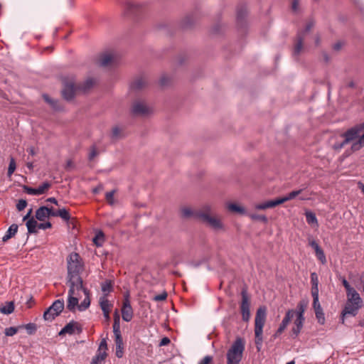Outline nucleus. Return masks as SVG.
I'll return each mask as SVG.
<instances>
[{"label": "nucleus", "mask_w": 364, "mask_h": 364, "mask_svg": "<svg viewBox=\"0 0 364 364\" xmlns=\"http://www.w3.org/2000/svg\"><path fill=\"white\" fill-rule=\"evenodd\" d=\"M27 205V202L26 200H23V199H21V200H19L17 205H16V208L21 211L22 210H23Z\"/></svg>", "instance_id": "5fc2aeb1"}, {"label": "nucleus", "mask_w": 364, "mask_h": 364, "mask_svg": "<svg viewBox=\"0 0 364 364\" xmlns=\"http://www.w3.org/2000/svg\"><path fill=\"white\" fill-rule=\"evenodd\" d=\"M43 98L50 106V107L53 109L55 111H59L62 109V107L60 106L58 100L50 98L46 94L43 95Z\"/></svg>", "instance_id": "bb28decb"}, {"label": "nucleus", "mask_w": 364, "mask_h": 364, "mask_svg": "<svg viewBox=\"0 0 364 364\" xmlns=\"http://www.w3.org/2000/svg\"><path fill=\"white\" fill-rule=\"evenodd\" d=\"M82 331V328L80 324L75 321H72L67 323L59 332L60 336L65 334L73 335L74 333L80 334Z\"/></svg>", "instance_id": "dca6fc26"}, {"label": "nucleus", "mask_w": 364, "mask_h": 364, "mask_svg": "<svg viewBox=\"0 0 364 364\" xmlns=\"http://www.w3.org/2000/svg\"><path fill=\"white\" fill-rule=\"evenodd\" d=\"M103 316L107 322H109L110 320V311H102Z\"/></svg>", "instance_id": "338daca9"}, {"label": "nucleus", "mask_w": 364, "mask_h": 364, "mask_svg": "<svg viewBox=\"0 0 364 364\" xmlns=\"http://www.w3.org/2000/svg\"><path fill=\"white\" fill-rule=\"evenodd\" d=\"M18 328L26 329L27 333L29 335L34 334L37 330L36 324H35L33 323H29L26 325L18 326Z\"/></svg>", "instance_id": "e433bc0d"}, {"label": "nucleus", "mask_w": 364, "mask_h": 364, "mask_svg": "<svg viewBox=\"0 0 364 364\" xmlns=\"http://www.w3.org/2000/svg\"><path fill=\"white\" fill-rule=\"evenodd\" d=\"M178 214L180 218L185 220H198V209L188 204L180 205Z\"/></svg>", "instance_id": "9b49d317"}, {"label": "nucleus", "mask_w": 364, "mask_h": 364, "mask_svg": "<svg viewBox=\"0 0 364 364\" xmlns=\"http://www.w3.org/2000/svg\"><path fill=\"white\" fill-rule=\"evenodd\" d=\"M308 244L314 250L315 255L317 259L323 264L326 263V255L323 252V250L318 245V242L311 237L308 238Z\"/></svg>", "instance_id": "f3484780"}, {"label": "nucleus", "mask_w": 364, "mask_h": 364, "mask_svg": "<svg viewBox=\"0 0 364 364\" xmlns=\"http://www.w3.org/2000/svg\"><path fill=\"white\" fill-rule=\"evenodd\" d=\"M113 285H114V283L110 279H107L103 283H102L101 288H102V291L103 292L102 296H106V298H107V296L109 295V294L111 293L112 291H113V289H114Z\"/></svg>", "instance_id": "a878e982"}, {"label": "nucleus", "mask_w": 364, "mask_h": 364, "mask_svg": "<svg viewBox=\"0 0 364 364\" xmlns=\"http://www.w3.org/2000/svg\"><path fill=\"white\" fill-rule=\"evenodd\" d=\"M73 166H74V165H73V162L72 161V160H68L65 168L67 170H70V169L73 168Z\"/></svg>", "instance_id": "774afa93"}, {"label": "nucleus", "mask_w": 364, "mask_h": 364, "mask_svg": "<svg viewBox=\"0 0 364 364\" xmlns=\"http://www.w3.org/2000/svg\"><path fill=\"white\" fill-rule=\"evenodd\" d=\"M117 55L113 51H107L102 53L97 60V63L100 66L108 67L117 62Z\"/></svg>", "instance_id": "4468645a"}, {"label": "nucleus", "mask_w": 364, "mask_h": 364, "mask_svg": "<svg viewBox=\"0 0 364 364\" xmlns=\"http://www.w3.org/2000/svg\"><path fill=\"white\" fill-rule=\"evenodd\" d=\"M224 208L228 213L240 215L247 214L246 208L242 204L237 202L226 201L224 204Z\"/></svg>", "instance_id": "2eb2a0df"}, {"label": "nucleus", "mask_w": 364, "mask_h": 364, "mask_svg": "<svg viewBox=\"0 0 364 364\" xmlns=\"http://www.w3.org/2000/svg\"><path fill=\"white\" fill-rule=\"evenodd\" d=\"M130 111L133 116L139 117H146L153 113L152 107L141 99H136L132 102Z\"/></svg>", "instance_id": "6e6552de"}, {"label": "nucleus", "mask_w": 364, "mask_h": 364, "mask_svg": "<svg viewBox=\"0 0 364 364\" xmlns=\"http://www.w3.org/2000/svg\"><path fill=\"white\" fill-rule=\"evenodd\" d=\"M121 311L122 319L124 321L129 322L132 319L134 312L130 304L129 292L126 293L124 295V299L122 301V307Z\"/></svg>", "instance_id": "ddd939ff"}, {"label": "nucleus", "mask_w": 364, "mask_h": 364, "mask_svg": "<svg viewBox=\"0 0 364 364\" xmlns=\"http://www.w3.org/2000/svg\"><path fill=\"white\" fill-rule=\"evenodd\" d=\"M113 318V331H120V316L117 309L114 312Z\"/></svg>", "instance_id": "72a5a7b5"}, {"label": "nucleus", "mask_w": 364, "mask_h": 364, "mask_svg": "<svg viewBox=\"0 0 364 364\" xmlns=\"http://www.w3.org/2000/svg\"><path fill=\"white\" fill-rule=\"evenodd\" d=\"M167 298V293L163 292L162 294H158L154 296V300L156 301H161L166 300Z\"/></svg>", "instance_id": "4d7b16f0"}, {"label": "nucleus", "mask_w": 364, "mask_h": 364, "mask_svg": "<svg viewBox=\"0 0 364 364\" xmlns=\"http://www.w3.org/2000/svg\"><path fill=\"white\" fill-rule=\"evenodd\" d=\"M344 143H349L356 139L358 140L352 144L351 149L358 151L364 146V124L357 125L348 130L343 135Z\"/></svg>", "instance_id": "423d86ee"}, {"label": "nucleus", "mask_w": 364, "mask_h": 364, "mask_svg": "<svg viewBox=\"0 0 364 364\" xmlns=\"http://www.w3.org/2000/svg\"><path fill=\"white\" fill-rule=\"evenodd\" d=\"M280 205L278 198L274 200L264 201L255 205V208L257 210H266L268 208H272Z\"/></svg>", "instance_id": "5701e85b"}, {"label": "nucleus", "mask_w": 364, "mask_h": 364, "mask_svg": "<svg viewBox=\"0 0 364 364\" xmlns=\"http://www.w3.org/2000/svg\"><path fill=\"white\" fill-rule=\"evenodd\" d=\"M23 189L25 192L30 195H38V191L36 188H30L27 186H23Z\"/></svg>", "instance_id": "864d4df0"}, {"label": "nucleus", "mask_w": 364, "mask_h": 364, "mask_svg": "<svg viewBox=\"0 0 364 364\" xmlns=\"http://www.w3.org/2000/svg\"><path fill=\"white\" fill-rule=\"evenodd\" d=\"M170 342L171 341L168 337H164L159 343V346H167L170 343Z\"/></svg>", "instance_id": "e2e57ef3"}, {"label": "nucleus", "mask_w": 364, "mask_h": 364, "mask_svg": "<svg viewBox=\"0 0 364 364\" xmlns=\"http://www.w3.org/2000/svg\"><path fill=\"white\" fill-rule=\"evenodd\" d=\"M346 296L347 301L342 314L343 316L348 314L355 316L362 307L363 300L354 288L346 292Z\"/></svg>", "instance_id": "39448f33"}, {"label": "nucleus", "mask_w": 364, "mask_h": 364, "mask_svg": "<svg viewBox=\"0 0 364 364\" xmlns=\"http://www.w3.org/2000/svg\"><path fill=\"white\" fill-rule=\"evenodd\" d=\"M149 84L146 77L139 76L136 77L131 83L130 88L134 91H140L145 89Z\"/></svg>", "instance_id": "6ab92c4d"}, {"label": "nucleus", "mask_w": 364, "mask_h": 364, "mask_svg": "<svg viewBox=\"0 0 364 364\" xmlns=\"http://www.w3.org/2000/svg\"><path fill=\"white\" fill-rule=\"evenodd\" d=\"M114 193H115V191L113 190L112 191L106 193V194H105L106 200L110 205H114L117 203V201L114 197Z\"/></svg>", "instance_id": "ea45409f"}, {"label": "nucleus", "mask_w": 364, "mask_h": 364, "mask_svg": "<svg viewBox=\"0 0 364 364\" xmlns=\"http://www.w3.org/2000/svg\"><path fill=\"white\" fill-rule=\"evenodd\" d=\"M64 309V301L58 299L55 301L53 304L46 310L43 314V318L46 321H52L56 316H58Z\"/></svg>", "instance_id": "9d476101"}, {"label": "nucleus", "mask_w": 364, "mask_h": 364, "mask_svg": "<svg viewBox=\"0 0 364 364\" xmlns=\"http://www.w3.org/2000/svg\"><path fill=\"white\" fill-rule=\"evenodd\" d=\"M302 192V190L300 189V190H296V191H293L291 192H290L289 193H288L287 196H283V197H281V198H278V200L279 202V204H282L288 200H291L294 198H295L296 196H298Z\"/></svg>", "instance_id": "cd10ccee"}, {"label": "nucleus", "mask_w": 364, "mask_h": 364, "mask_svg": "<svg viewBox=\"0 0 364 364\" xmlns=\"http://www.w3.org/2000/svg\"><path fill=\"white\" fill-rule=\"evenodd\" d=\"M52 211L53 208L42 206L36 210V219L41 222H46L50 216H52Z\"/></svg>", "instance_id": "aec40b11"}, {"label": "nucleus", "mask_w": 364, "mask_h": 364, "mask_svg": "<svg viewBox=\"0 0 364 364\" xmlns=\"http://www.w3.org/2000/svg\"><path fill=\"white\" fill-rule=\"evenodd\" d=\"M242 301L240 309L242 318L244 321H248L250 318V299L246 289H242L241 291Z\"/></svg>", "instance_id": "f8f14e48"}, {"label": "nucleus", "mask_w": 364, "mask_h": 364, "mask_svg": "<svg viewBox=\"0 0 364 364\" xmlns=\"http://www.w3.org/2000/svg\"><path fill=\"white\" fill-rule=\"evenodd\" d=\"M83 287L82 288H78L76 284H70V289L68 291V299L67 304V309L69 311L74 312L76 306L78 307V296H80V291H81Z\"/></svg>", "instance_id": "1a4fd4ad"}, {"label": "nucleus", "mask_w": 364, "mask_h": 364, "mask_svg": "<svg viewBox=\"0 0 364 364\" xmlns=\"http://www.w3.org/2000/svg\"><path fill=\"white\" fill-rule=\"evenodd\" d=\"M306 218L308 223L310 225L314 226V225H318L316 215L314 213H312L311 211H306Z\"/></svg>", "instance_id": "58836bf2"}, {"label": "nucleus", "mask_w": 364, "mask_h": 364, "mask_svg": "<svg viewBox=\"0 0 364 364\" xmlns=\"http://www.w3.org/2000/svg\"><path fill=\"white\" fill-rule=\"evenodd\" d=\"M78 92H80V90L77 85H75L73 83H68L65 86L63 90V95L65 100H70Z\"/></svg>", "instance_id": "412c9836"}, {"label": "nucleus", "mask_w": 364, "mask_h": 364, "mask_svg": "<svg viewBox=\"0 0 364 364\" xmlns=\"http://www.w3.org/2000/svg\"><path fill=\"white\" fill-rule=\"evenodd\" d=\"M18 229H8L6 234L3 237V241L6 242L11 237L14 236L17 232Z\"/></svg>", "instance_id": "09e8293b"}, {"label": "nucleus", "mask_w": 364, "mask_h": 364, "mask_svg": "<svg viewBox=\"0 0 364 364\" xmlns=\"http://www.w3.org/2000/svg\"><path fill=\"white\" fill-rule=\"evenodd\" d=\"M213 361V357L210 355L205 356L199 363V364H210Z\"/></svg>", "instance_id": "bf43d9fd"}, {"label": "nucleus", "mask_w": 364, "mask_h": 364, "mask_svg": "<svg viewBox=\"0 0 364 364\" xmlns=\"http://www.w3.org/2000/svg\"><path fill=\"white\" fill-rule=\"evenodd\" d=\"M21 328L18 327H9L5 329L4 333L6 336H13L15 335Z\"/></svg>", "instance_id": "49530a36"}, {"label": "nucleus", "mask_w": 364, "mask_h": 364, "mask_svg": "<svg viewBox=\"0 0 364 364\" xmlns=\"http://www.w3.org/2000/svg\"><path fill=\"white\" fill-rule=\"evenodd\" d=\"M107 356V353H101L97 351L96 355L92 358L90 364H102V363L105 360Z\"/></svg>", "instance_id": "473e14b6"}, {"label": "nucleus", "mask_w": 364, "mask_h": 364, "mask_svg": "<svg viewBox=\"0 0 364 364\" xmlns=\"http://www.w3.org/2000/svg\"><path fill=\"white\" fill-rule=\"evenodd\" d=\"M32 213V209H30L28 213L23 218V220H26V228H51V223L46 222L45 223L38 224L37 220L33 218H30Z\"/></svg>", "instance_id": "a211bd4d"}, {"label": "nucleus", "mask_w": 364, "mask_h": 364, "mask_svg": "<svg viewBox=\"0 0 364 364\" xmlns=\"http://www.w3.org/2000/svg\"><path fill=\"white\" fill-rule=\"evenodd\" d=\"M68 278L69 284H76L78 288L82 287V279L80 273L82 272L84 264L78 253L72 252L67 258Z\"/></svg>", "instance_id": "f257e3e1"}, {"label": "nucleus", "mask_w": 364, "mask_h": 364, "mask_svg": "<svg viewBox=\"0 0 364 364\" xmlns=\"http://www.w3.org/2000/svg\"><path fill=\"white\" fill-rule=\"evenodd\" d=\"M95 83V80L93 78H88L82 84L77 85V86L80 92H86L93 87Z\"/></svg>", "instance_id": "c756f323"}, {"label": "nucleus", "mask_w": 364, "mask_h": 364, "mask_svg": "<svg viewBox=\"0 0 364 364\" xmlns=\"http://www.w3.org/2000/svg\"><path fill=\"white\" fill-rule=\"evenodd\" d=\"M198 218L213 228H222L223 226V217L213 211V205L210 203L203 204L198 209Z\"/></svg>", "instance_id": "f03ea898"}, {"label": "nucleus", "mask_w": 364, "mask_h": 364, "mask_svg": "<svg viewBox=\"0 0 364 364\" xmlns=\"http://www.w3.org/2000/svg\"><path fill=\"white\" fill-rule=\"evenodd\" d=\"M311 283H312L311 292L314 291L315 288L316 290H318V277H317V274L315 272H313L311 274Z\"/></svg>", "instance_id": "37998d69"}, {"label": "nucleus", "mask_w": 364, "mask_h": 364, "mask_svg": "<svg viewBox=\"0 0 364 364\" xmlns=\"http://www.w3.org/2000/svg\"><path fill=\"white\" fill-rule=\"evenodd\" d=\"M171 80V79L169 76L164 75L160 77L159 83L161 86H166L169 85Z\"/></svg>", "instance_id": "8fccbe9b"}, {"label": "nucleus", "mask_w": 364, "mask_h": 364, "mask_svg": "<svg viewBox=\"0 0 364 364\" xmlns=\"http://www.w3.org/2000/svg\"><path fill=\"white\" fill-rule=\"evenodd\" d=\"M250 217L253 220L260 221L262 225L267 224V218L263 215L251 214Z\"/></svg>", "instance_id": "a19ab883"}, {"label": "nucleus", "mask_w": 364, "mask_h": 364, "mask_svg": "<svg viewBox=\"0 0 364 364\" xmlns=\"http://www.w3.org/2000/svg\"><path fill=\"white\" fill-rule=\"evenodd\" d=\"M14 311V302H7L5 306L0 307V311L4 314H9Z\"/></svg>", "instance_id": "c9c22d12"}, {"label": "nucleus", "mask_w": 364, "mask_h": 364, "mask_svg": "<svg viewBox=\"0 0 364 364\" xmlns=\"http://www.w3.org/2000/svg\"><path fill=\"white\" fill-rule=\"evenodd\" d=\"M83 291L85 297L84 300L81 302V304L78 306V309L80 311H84L87 309L90 305V291L83 287V289L81 290Z\"/></svg>", "instance_id": "393cba45"}, {"label": "nucleus", "mask_w": 364, "mask_h": 364, "mask_svg": "<svg viewBox=\"0 0 364 364\" xmlns=\"http://www.w3.org/2000/svg\"><path fill=\"white\" fill-rule=\"evenodd\" d=\"M100 306L102 311H111L113 304L111 303L106 296H101L99 300Z\"/></svg>", "instance_id": "7c9ffc66"}, {"label": "nucleus", "mask_w": 364, "mask_h": 364, "mask_svg": "<svg viewBox=\"0 0 364 364\" xmlns=\"http://www.w3.org/2000/svg\"><path fill=\"white\" fill-rule=\"evenodd\" d=\"M98 154L97 150L95 147H92L89 154V159L92 160Z\"/></svg>", "instance_id": "680f3d73"}, {"label": "nucleus", "mask_w": 364, "mask_h": 364, "mask_svg": "<svg viewBox=\"0 0 364 364\" xmlns=\"http://www.w3.org/2000/svg\"><path fill=\"white\" fill-rule=\"evenodd\" d=\"M114 332V336H115V344L116 346H118L119 347V346H123V339H122V335H121V331H113Z\"/></svg>", "instance_id": "de8ad7c7"}, {"label": "nucleus", "mask_w": 364, "mask_h": 364, "mask_svg": "<svg viewBox=\"0 0 364 364\" xmlns=\"http://www.w3.org/2000/svg\"><path fill=\"white\" fill-rule=\"evenodd\" d=\"M314 25V23L312 21H309L306 26L305 30L299 32V33H304V36H305L306 34L311 31V29L313 28Z\"/></svg>", "instance_id": "6e6d98bb"}, {"label": "nucleus", "mask_w": 364, "mask_h": 364, "mask_svg": "<svg viewBox=\"0 0 364 364\" xmlns=\"http://www.w3.org/2000/svg\"><path fill=\"white\" fill-rule=\"evenodd\" d=\"M341 282L343 285V287H345L346 289V291H348L350 290H351L352 289H353V287H352L350 284L348 283V282L344 278V277H341Z\"/></svg>", "instance_id": "13d9d810"}, {"label": "nucleus", "mask_w": 364, "mask_h": 364, "mask_svg": "<svg viewBox=\"0 0 364 364\" xmlns=\"http://www.w3.org/2000/svg\"><path fill=\"white\" fill-rule=\"evenodd\" d=\"M307 307V303L305 301H301L298 303L296 306V309H289L285 314L284 317L283 318L279 326L275 333L274 334V338H277L280 336L287 328V326L291 322V319L296 317L305 318L304 312Z\"/></svg>", "instance_id": "20e7f679"}, {"label": "nucleus", "mask_w": 364, "mask_h": 364, "mask_svg": "<svg viewBox=\"0 0 364 364\" xmlns=\"http://www.w3.org/2000/svg\"><path fill=\"white\" fill-rule=\"evenodd\" d=\"M50 187V183L49 182H44L42 185H41L37 189L38 195L44 193L47 191Z\"/></svg>", "instance_id": "c03bdc74"}, {"label": "nucleus", "mask_w": 364, "mask_h": 364, "mask_svg": "<svg viewBox=\"0 0 364 364\" xmlns=\"http://www.w3.org/2000/svg\"><path fill=\"white\" fill-rule=\"evenodd\" d=\"M267 319L266 306L257 309L255 318V343L257 350L259 352L263 343V328Z\"/></svg>", "instance_id": "7ed1b4c3"}, {"label": "nucleus", "mask_w": 364, "mask_h": 364, "mask_svg": "<svg viewBox=\"0 0 364 364\" xmlns=\"http://www.w3.org/2000/svg\"><path fill=\"white\" fill-rule=\"evenodd\" d=\"M347 143H344V140L341 142V143H338V144H336L333 145V149H336V150H339L341 149H342Z\"/></svg>", "instance_id": "0e129e2a"}, {"label": "nucleus", "mask_w": 364, "mask_h": 364, "mask_svg": "<svg viewBox=\"0 0 364 364\" xmlns=\"http://www.w3.org/2000/svg\"><path fill=\"white\" fill-rule=\"evenodd\" d=\"M52 216H59L65 220L70 219V213L65 208H60L58 210H55L53 208Z\"/></svg>", "instance_id": "2f4dec72"}, {"label": "nucleus", "mask_w": 364, "mask_h": 364, "mask_svg": "<svg viewBox=\"0 0 364 364\" xmlns=\"http://www.w3.org/2000/svg\"><path fill=\"white\" fill-rule=\"evenodd\" d=\"M92 241L97 247H101L105 242V235L102 231H99L93 237Z\"/></svg>", "instance_id": "f704fd0d"}, {"label": "nucleus", "mask_w": 364, "mask_h": 364, "mask_svg": "<svg viewBox=\"0 0 364 364\" xmlns=\"http://www.w3.org/2000/svg\"><path fill=\"white\" fill-rule=\"evenodd\" d=\"M360 285L362 287V291L364 292V272L359 277Z\"/></svg>", "instance_id": "69168bd1"}, {"label": "nucleus", "mask_w": 364, "mask_h": 364, "mask_svg": "<svg viewBox=\"0 0 364 364\" xmlns=\"http://www.w3.org/2000/svg\"><path fill=\"white\" fill-rule=\"evenodd\" d=\"M66 221H67V225L72 226V228H76L77 226L81 225L79 223V221L75 218L70 217V219L67 220Z\"/></svg>", "instance_id": "3c124183"}, {"label": "nucleus", "mask_w": 364, "mask_h": 364, "mask_svg": "<svg viewBox=\"0 0 364 364\" xmlns=\"http://www.w3.org/2000/svg\"><path fill=\"white\" fill-rule=\"evenodd\" d=\"M304 33H298L296 43L294 48V55H298L303 50V42L304 40Z\"/></svg>", "instance_id": "b1692460"}, {"label": "nucleus", "mask_w": 364, "mask_h": 364, "mask_svg": "<svg viewBox=\"0 0 364 364\" xmlns=\"http://www.w3.org/2000/svg\"><path fill=\"white\" fill-rule=\"evenodd\" d=\"M245 348V341L241 337L236 338L227 352V364H240L242 359Z\"/></svg>", "instance_id": "0eeeda50"}, {"label": "nucleus", "mask_w": 364, "mask_h": 364, "mask_svg": "<svg viewBox=\"0 0 364 364\" xmlns=\"http://www.w3.org/2000/svg\"><path fill=\"white\" fill-rule=\"evenodd\" d=\"M16 162H15V160L14 158H11L10 159V163H9V168H8V176H11L13 173L14 172V171L16 170Z\"/></svg>", "instance_id": "a18cd8bd"}, {"label": "nucleus", "mask_w": 364, "mask_h": 364, "mask_svg": "<svg viewBox=\"0 0 364 364\" xmlns=\"http://www.w3.org/2000/svg\"><path fill=\"white\" fill-rule=\"evenodd\" d=\"M123 346H119V348L118 346H116V356L117 358H122L124 355L123 351Z\"/></svg>", "instance_id": "052dcab7"}, {"label": "nucleus", "mask_w": 364, "mask_h": 364, "mask_svg": "<svg viewBox=\"0 0 364 364\" xmlns=\"http://www.w3.org/2000/svg\"><path fill=\"white\" fill-rule=\"evenodd\" d=\"M124 137L123 129L117 126L114 127L111 132V139L112 141H116Z\"/></svg>", "instance_id": "c85d7f7f"}, {"label": "nucleus", "mask_w": 364, "mask_h": 364, "mask_svg": "<svg viewBox=\"0 0 364 364\" xmlns=\"http://www.w3.org/2000/svg\"><path fill=\"white\" fill-rule=\"evenodd\" d=\"M305 318L296 317L294 321V326L291 328V335L297 337L303 328Z\"/></svg>", "instance_id": "4be33fe9"}, {"label": "nucleus", "mask_w": 364, "mask_h": 364, "mask_svg": "<svg viewBox=\"0 0 364 364\" xmlns=\"http://www.w3.org/2000/svg\"><path fill=\"white\" fill-rule=\"evenodd\" d=\"M311 295L313 297V308L314 309H321V304L318 301V290L314 289V292H311Z\"/></svg>", "instance_id": "4c0bfd02"}, {"label": "nucleus", "mask_w": 364, "mask_h": 364, "mask_svg": "<svg viewBox=\"0 0 364 364\" xmlns=\"http://www.w3.org/2000/svg\"><path fill=\"white\" fill-rule=\"evenodd\" d=\"M107 350V344L105 338H103L100 344V346L97 349L98 352L101 353H106V350Z\"/></svg>", "instance_id": "603ef678"}, {"label": "nucleus", "mask_w": 364, "mask_h": 364, "mask_svg": "<svg viewBox=\"0 0 364 364\" xmlns=\"http://www.w3.org/2000/svg\"><path fill=\"white\" fill-rule=\"evenodd\" d=\"M314 311H315L316 318H317L318 322L321 324H323L325 322V317H324V314L323 312L322 308L320 309V310L315 309Z\"/></svg>", "instance_id": "79ce46f5"}]
</instances>
